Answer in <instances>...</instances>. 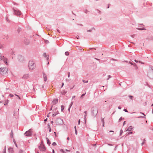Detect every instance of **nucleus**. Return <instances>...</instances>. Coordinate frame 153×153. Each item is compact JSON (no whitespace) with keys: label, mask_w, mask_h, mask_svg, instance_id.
<instances>
[{"label":"nucleus","mask_w":153,"mask_h":153,"mask_svg":"<svg viewBox=\"0 0 153 153\" xmlns=\"http://www.w3.org/2000/svg\"><path fill=\"white\" fill-rule=\"evenodd\" d=\"M137 29L140 30H146L145 28H137Z\"/></svg>","instance_id":"5701e85b"},{"label":"nucleus","mask_w":153,"mask_h":153,"mask_svg":"<svg viewBox=\"0 0 153 153\" xmlns=\"http://www.w3.org/2000/svg\"><path fill=\"white\" fill-rule=\"evenodd\" d=\"M145 143V139H144L143 142L141 144V145L143 146V144Z\"/></svg>","instance_id":"a19ab883"},{"label":"nucleus","mask_w":153,"mask_h":153,"mask_svg":"<svg viewBox=\"0 0 153 153\" xmlns=\"http://www.w3.org/2000/svg\"><path fill=\"white\" fill-rule=\"evenodd\" d=\"M86 118H85V123H86Z\"/></svg>","instance_id":"bf43d9fd"},{"label":"nucleus","mask_w":153,"mask_h":153,"mask_svg":"<svg viewBox=\"0 0 153 153\" xmlns=\"http://www.w3.org/2000/svg\"><path fill=\"white\" fill-rule=\"evenodd\" d=\"M52 152L53 153H55L54 151V149L52 150Z\"/></svg>","instance_id":"0e129e2a"},{"label":"nucleus","mask_w":153,"mask_h":153,"mask_svg":"<svg viewBox=\"0 0 153 153\" xmlns=\"http://www.w3.org/2000/svg\"><path fill=\"white\" fill-rule=\"evenodd\" d=\"M57 125H62L63 123V120L60 118H57L56 121Z\"/></svg>","instance_id":"39448f33"},{"label":"nucleus","mask_w":153,"mask_h":153,"mask_svg":"<svg viewBox=\"0 0 153 153\" xmlns=\"http://www.w3.org/2000/svg\"><path fill=\"white\" fill-rule=\"evenodd\" d=\"M9 96H10L11 97H13V95L11 94H9Z\"/></svg>","instance_id":"37998d69"},{"label":"nucleus","mask_w":153,"mask_h":153,"mask_svg":"<svg viewBox=\"0 0 153 153\" xmlns=\"http://www.w3.org/2000/svg\"><path fill=\"white\" fill-rule=\"evenodd\" d=\"M43 74L44 81H46L47 80V75L44 73H43Z\"/></svg>","instance_id":"ddd939ff"},{"label":"nucleus","mask_w":153,"mask_h":153,"mask_svg":"<svg viewBox=\"0 0 153 153\" xmlns=\"http://www.w3.org/2000/svg\"><path fill=\"white\" fill-rule=\"evenodd\" d=\"M62 85L61 87H62L63 86V85H64V83L63 82H62Z\"/></svg>","instance_id":"603ef678"},{"label":"nucleus","mask_w":153,"mask_h":153,"mask_svg":"<svg viewBox=\"0 0 153 153\" xmlns=\"http://www.w3.org/2000/svg\"><path fill=\"white\" fill-rule=\"evenodd\" d=\"M82 82L83 83H88V80H87L86 81H85V80H82Z\"/></svg>","instance_id":"cd10ccee"},{"label":"nucleus","mask_w":153,"mask_h":153,"mask_svg":"<svg viewBox=\"0 0 153 153\" xmlns=\"http://www.w3.org/2000/svg\"><path fill=\"white\" fill-rule=\"evenodd\" d=\"M25 135L26 137H30L32 135V131L31 129H29L28 131H26L25 133Z\"/></svg>","instance_id":"20e7f679"},{"label":"nucleus","mask_w":153,"mask_h":153,"mask_svg":"<svg viewBox=\"0 0 153 153\" xmlns=\"http://www.w3.org/2000/svg\"><path fill=\"white\" fill-rule=\"evenodd\" d=\"M134 61H135L136 62H137H137H138V61H137V60H135H135H134Z\"/></svg>","instance_id":"864d4df0"},{"label":"nucleus","mask_w":153,"mask_h":153,"mask_svg":"<svg viewBox=\"0 0 153 153\" xmlns=\"http://www.w3.org/2000/svg\"><path fill=\"white\" fill-rule=\"evenodd\" d=\"M14 143H15V145L16 146V147H17V145H16V143L15 141H14Z\"/></svg>","instance_id":"052dcab7"},{"label":"nucleus","mask_w":153,"mask_h":153,"mask_svg":"<svg viewBox=\"0 0 153 153\" xmlns=\"http://www.w3.org/2000/svg\"><path fill=\"white\" fill-rule=\"evenodd\" d=\"M23 151L22 150H20L19 151V153H23Z\"/></svg>","instance_id":"a18cd8bd"},{"label":"nucleus","mask_w":153,"mask_h":153,"mask_svg":"<svg viewBox=\"0 0 153 153\" xmlns=\"http://www.w3.org/2000/svg\"><path fill=\"white\" fill-rule=\"evenodd\" d=\"M3 46L2 45H1V44H0V49L3 48Z\"/></svg>","instance_id":"ea45409f"},{"label":"nucleus","mask_w":153,"mask_h":153,"mask_svg":"<svg viewBox=\"0 0 153 153\" xmlns=\"http://www.w3.org/2000/svg\"><path fill=\"white\" fill-rule=\"evenodd\" d=\"M129 97L131 99H132V98H133V97L132 96H129Z\"/></svg>","instance_id":"4c0bfd02"},{"label":"nucleus","mask_w":153,"mask_h":153,"mask_svg":"<svg viewBox=\"0 0 153 153\" xmlns=\"http://www.w3.org/2000/svg\"><path fill=\"white\" fill-rule=\"evenodd\" d=\"M75 134L76 135H77V130H76H76H75Z\"/></svg>","instance_id":"09e8293b"},{"label":"nucleus","mask_w":153,"mask_h":153,"mask_svg":"<svg viewBox=\"0 0 153 153\" xmlns=\"http://www.w3.org/2000/svg\"><path fill=\"white\" fill-rule=\"evenodd\" d=\"M85 94H86V93H85V94H82L81 95V97H80V98H81V99L82 98V97H83L84 96V95H85Z\"/></svg>","instance_id":"c756f323"},{"label":"nucleus","mask_w":153,"mask_h":153,"mask_svg":"<svg viewBox=\"0 0 153 153\" xmlns=\"http://www.w3.org/2000/svg\"><path fill=\"white\" fill-rule=\"evenodd\" d=\"M8 102H9V100H7L5 102L4 104V105H6L8 104Z\"/></svg>","instance_id":"aec40b11"},{"label":"nucleus","mask_w":153,"mask_h":153,"mask_svg":"<svg viewBox=\"0 0 153 153\" xmlns=\"http://www.w3.org/2000/svg\"><path fill=\"white\" fill-rule=\"evenodd\" d=\"M80 120H78V125H79V124L80 123Z\"/></svg>","instance_id":"de8ad7c7"},{"label":"nucleus","mask_w":153,"mask_h":153,"mask_svg":"<svg viewBox=\"0 0 153 153\" xmlns=\"http://www.w3.org/2000/svg\"><path fill=\"white\" fill-rule=\"evenodd\" d=\"M84 12H85V13H88V11L87 10H85Z\"/></svg>","instance_id":"58836bf2"},{"label":"nucleus","mask_w":153,"mask_h":153,"mask_svg":"<svg viewBox=\"0 0 153 153\" xmlns=\"http://www.w3.org/2000/svg\"><path fill=\"white\" fill-rule=\"evenodd\" d=\"M133 65L135 67H136L137 66V65L135 63H133Z\"/></svg>","instance_id":"49530a36"},{"label":"nucleus","mask_w":153,"mask_h":153,"mask_svg":"<svg viewBox=\"0 0 153 153\" xmlns=\"http://www.w3.org/2000/svg\"><path fill=\"white\" fill-rule=\"evenodd\" d=\"M108 78H107V80H108L109 79V78H111V76L110 75H108Z\"/></svg>","instance_id":"f704fd0d"},{"label":"nucleus","mask_w":153,"mask_h":153,"mask_svg":"<svg viewBox=\"0 0 153 153\" xmlns=\"http://www.w3.org/2000/svg\"><path fill=\"white\" fill-rule=\"evenodd\" d=\"M67 93V91L64 90V91H62V92H61V93L62 94H65L66 93Z\"/></svg>","instance_id":"6ab92c4d"},{"label":"nucleus","mask_w":153,"mask_h":153,"mask_svg":"<svg viewBox=\"0 0 153 153\" xmlns=\"http://www.w3.org/2000/svg\"><path fill=\"white\" fill-rule=\"evenodd\" d=\"M101 122H102V124H104V118L102 119L101 120Z\"/></svg>","instance_id":"7c9ffc66"},{"label":"nucleus","mask_w":153,"mask_h":153,"mask_svg":"<svg viewBox=\"0 0 153 153\" xmlns=\"http://www.w3.org/2000/svg\"><path fill=\"white\" fill-rule=\"evenodd\" d=\"M132 127L131 126H130L128 129L126 130V131H130L132 130Z\"/></svg>","instance_id":"dca6fc26"},{"label":"nucleus","mask_w":153,"mask_h":153,"mask_svg":"<svg viewBox=\"0 0 153 153\" xmlns=\"http://www.w3.org/2000/svg\"><path fill=\"white\" fill-rule=\"evenodd\" d=\"M39 148L40 150L43 151H44L45 150V147L42 144V143H41L40 146H39Z\"/></svg>","instance_id":"6e6552de"},{"label":"nucleus","mask_w":153,"mask_h":153,"mask_svg":"<svg viewBox=\"0 0 153 153\" xmlns=\"http://www.w3.org/2000/svg\"><path fill=\"white\" fill-rule=\"evenodd\" d=\"M118 108L119 109H121V107L120 106H119L118 107Z\"/></svg>","instance_id":"13d9d810"},{"label":"nucleus","mask_w":153,"mask_h":153,"mask_svg":"<svg viewBox=\"0 0 153 153\" xmlns=\"http://www.w3.org/2000/svg\"><path fill=\"white\" fill-rule=\"evenodd\" d=\"M48 128L49 129V131L50 132H51V128L50 126L49 125H48Z\"/></svg>","instance_id":"a878e982"},{"label":"nucleus","mask_w":153,"mask_h":153,"mask_svg":"<svg viewBox=\"0 0 153 153\" xmlns=\"http://www.w3.org/2000/svg\"><path fill=\"white\" fill-rule=\"evenodd\" d=\"M68 77L69 78L70 76V72H68Z\"/></svg>","instance_id":"c9c22d12"},{"label":"nucleus","mask_w":153,"mask_h":153,"mask_svg":"<svg viewBox=\"0 0 153 153\" xmlns=\"http://www.w3.org/2000/svg\"><path fill=\"white\" fill-rule=\"evenodd\" d=\"M52 145L53 146H56V143L55 142H53L52 143Z\"/></svg>","instance_id":"72a5a7b5"},{"label":"nucleus","mask_w":153,"mask_h":153,"mask_svg":"<svg viewBox=\"0 0 153 153\" xmlns=\"http://www.w3.org/2000/svg\"><path fill=\"white\" fill-rule=\"evenodd\" d=\"M132 133H133V132H129V133H128V135H129L130 134H132Z\"/></svg>","instance_id":"79ce46f5"},{"label":"nucleus","mask_w":153,"mask_h":153,"mask_svg":"<svg viewBox=\"0 0 153 153\" xmlns=\"http://www.w3.org/2000/svg\"><path fill=\"white\" fill-rule=\"evenodd\" d=\"M140 113L143 114L144 116H139L138 117V118H145V115L144 114V113L140 112Z\"/></svg>","instance_id":"f3484780"},{"label":"nucleus","mask_w":153,"mask_h":153,"mask_svg":"<svg viewBox=\"0 0 153 153\" xmlns=\"http://www.w3.org/2000/svg\"><path fill=\"white\" fill-rule=\"evenodd\" d=\"M86 114H85V115L84 116V119L86 118Z\"/></svg>","instance_id":"e2e57ef3"},{"label":"nucleus","mask_w":153,"mask_h":153,"mask_svg":"<svg viewBox=\"0 0 153 153\" xmlns=\"http://www.w3.org/2000/svg\"><path fill=\"white\" fill-rule=\"evenodd\" d=\"M150 69L149 71H153V67L152 66H150Z\"/></svg>","instance_id":"b1692460"},{"label":"nucleus","mask_w":153,"mask_h":153,"mask_svg":"<svg viewBox=\"0 0 153 153\" xmlns=\"http://www.w3.org/2000/svg\"><path fill=\"white\" fill-rule=\"evenodd\" d=\"M13 10L15 14L17 16H19L21 15V13L20 11L17 10H16L15 9H13Z\"/></svg>","instance_id":"0eeeda50"},{"label":"nucleus","mask_w":153,"mask_h":153,"mask_svg":"<svg viewBox=\"0 0 153 153\" xmlns=\"http://www.w3.org/2000/svg\"><path fill=\"white\" fill-rule=\"evenodd\" d=\"M47 118H46V119H45V120H44V121L45 122V121H47Z\"/></svg>","instance_id":"680f3d73"},{"label":"nucleus","mask_w":153,"mask_h":153,"mask_svg":"<svg viewBox=\"0 0 153 153\" xmlns=\"http://www.w3.org/2000/svg\"><path fill=\"white\" fill-rule=\"evenodd\" d=\"M126 123V121H124L123 123V126H124Z\"/></svg>","instance_id":"774afa93"},{"label":"nucleus","mask_w":153,"mask_h":153,"mask_svg":"<svg viewBox=\"0 0 153 153\" xmlns=\"http://www.w3.org/2000/svg\"><path fill=\"white\" fill-rule=\"evenodd\" d=\"M8 151L10 153H13V149L11 147L8 149Z\"/></svg>","instance_id":"2eb2a0df"},{"label":"nucleus","mask_w":153,"mask_h":153,"mask_svg":"<svg viewBox=\"0 0 153 153\" xmlns=\"http://www.w3.org/2000/svg\"><path fill=\"white\" fill-rule=\"evenodd\" d=\"M123 132V131L122 130H121L120 131V136L121 135Z\"/></svg>","instance_id":"bb28decb"},{"label":"nucleus","mask_w":153,"mask_h":153,"mask_svg":"<svg viewBox=\"0 0 153 153\" xmlns=\"http://www.w3.org/2000/svg\"><path fill=\"white\" fill-rule=\"evenodd\" d=\"M123 111H125V112H128V111L126 110V109H124L123 110Z\"/></svg>","instance_id":"c03bdc74"},{"label":"nucleus","mask_w":153,"mask_h":153,"mask_svg":"<svg viewBox=\"0 0 153 153\" xmlns=\"http://www.w3.org/2000/svg\"><path fill=\"white\" fill-rule=\"evenodd\" d=\"M6 20L7 21H8V19L7 18V16H6Z\"/></svg>","instance_id":"4d7b16f0"},{"label":"nucleus","mask_w":153,"mask_h":153,"mask_svg":"<svg viewBox=\"0 0 153 153\" xmlns=\"http://www.w3.org/2000/svg\"><path fill=\"white\" fill-rule=\"evenodd\" d=\"M10 137L11 138H13V133L12 131H11L10 133Z\"/></svg>","instance_id":"4be33fe9"},{"label":"nucleus","mask_w":153,"mask_h":153,"mask_svg":"<svg viewBox=\"0 0 153 153\" xmlns=\"http://www.w3.org/2000/svg\"><path fill=\"white\" fill-rule=\"evenodd\" d=\"M3 60L4 61V62L6 64L7 63V62H6L5 60H6V59L4 58V56H2L1 53H0V60Z\"/></svg>","instance_id":"9d476101"},{"label":"nucleus","mask_w":153,"mask_h":153,"mask_svg":"<svg viewBox=\"0 0 153 153\" xmlns=\"http://www.w3.org/2000/svg\"><path fill=\"white\" fill-rule=\"evenodd\" d=\"M28 67L30 69L33 70L35 68V65L34 62L32 60H30L29 62Z\"/></svg>","instance_id":"f03ea898"},{"label":"nucleus","mask_w":153,"mask_h":153,"mask_svg":"<svg viewBox=\"0 0 153 153\" xmlns=\"http://www.w3.org/2000/svg\"><path fill=\"white\" fill-rule=\"evenodd\" d=\"M148 76L151 79H153V71H149L147 74Z\"/></svg>","instance_id":"423d86ee"},{"label":"nucleus","mask_w":153,"mask_h":153,"mask_svg":"<svg viewBox=\"0 0 153 153\" xmlns=\"http://www.w3.org/2000/svg\"><path fill=\"white\" fill-rule=\"evenodd\" d=\"M98 113V109L96 107H93L92 108L91 113L92 115L95 117Z\"/></svg>","instance_id":"7ed1b4c3"},{"label":"nucleus","mask_w":153,"mask_h":153,"mask_svg":"<svg viewBox=\"0 0 153 153\" xmlns=\"http://www.w3.org/2000/svg\"><path fill=\"white\" fill-rule=\"evenodd\" d=\"M129 63L130 64H131V65H133V63H132V62H129Z\"/></svg>","instance_id":"3c124183"},{"label":"nucleus","mask_w":153,"mask_h":153,"mask_svg":"<svg viewBox=\"0 0 153 153\" xmlns=\"http://www.w3.org/2000/svg\"><path fill=\"white\" fill-rule=\"evenodd\" d=\"M108 145L109 146H112L113 145L112 144H108Z\"/></svg>","instance_id":"338daca9"},{"label":"nucleus","mask_w":153,"mask_h":153,"mask_svg":"<svg viewBox=\"0 0 153 153\" xmlns=\"http://www.w3.org/2000/svg\"><path fill=\"white\" fill-rule=\"evenodd\" d=\"M46 139L47 140V144H48L49 145H50L51 144V142H50V141L48 139L47 137L46 138Z\"/></svg>","instance_id":"a211bd4d"},{"label":"nucleus","mask_w":153,"mask_h":153,"mask_svg":"<svg viewBox=\"0 0 153 153\" xmlns=\"http://www.w3.org/2000/svg\"><path fill=\"white\" fill-rule=\"evenodd\" d=\"M58 102V99H54L52 102V104L53 105L56 104Z\"/></svg>","instance_id":"f8f14e48"},{"label":"nucleus","mask_w":153,"mask_h":153,"mask_svg":"<svg viewBox=\"0 0 153 153\" xmlns=\"http://www.w3.org/2000/svg\"><path fill=\"white\" fill-rule=\"evenodd\" d=\"M4 150V152L3 153H6V148H5Z\"/></svg>","instance_id":"6e6d98bb"},{"label":"nucleus","mask_w":153,"mask_h":153,"mask_svg":"<svg viewBox=\"0 0 153 153\" xmlns=\"http://www.w3.org/2000/svg\"><path fill=\"white\" fill-rule=\"evenodd\" d=\"M124 119V118H122V117H120L119 119V122L120 121L122 120V119Z\"/></svg>","instance_id":"e433bc0d"},{"label":"nucleus","mask_w":153,"mask_h":153,"mask_svg":"<svg viewBox=\"0 0 153 153\" xmlns=\"http://www.w3.org/2000/svg\"><path fill=\"white\" fill-rule=\"evenodd\" d=\"M58 113H55L54 114H53V115H52V116H53L54 117V116H56Z\"/></svg>","instance_id":"473e14b6"},{"label":"nucleus","mask_w":153,"mask_h":153,"mask_svg":"<svg viewBox=\"0 0 153 153\" xmlns=\"http://www.w3.org/2000/svg\"><path fill=\"white\" fill-rule=\"evenodd\" d=\"M43 56H44L45 57H47V55L46 54V53H44L43 54Z\"/></svg>","instance_id":"2f4dec72"},{"label":"nucleus","mask_w":153,"mask_h":153,"mask_svg":"<svg viewBox=\"0 0 153 153\" xmlns=\"http://www.w3.org/2000/svg\"><path fill=\"white\" fill-rule=\"evenodd\" d=\"M75 97V96H72V99H73Z\"/></svg>","instance_id":"5fc2aeb1"},{"label":"nucleus","mask_w":153,"mask_h":153,"mask_svg":"<svg viewBox=\"0 0 153 153\" xmlns=\"http://www.w3.org/2000/svg\"><path fill=\"white\" fill-rule=\"evenodd\" d=\"M109 132H114V131H109Z\"/></svg>","instance_id":"69168bd1"},{"label":"nucleus","mask_w":153,"mask_h":153,"mask_svg":"<svg viewBox=\"0 0 153 153\" xmlns=\"http://www.w3.org/2000/svg\"><path fill=\"white\" fill-rule=\"evenodd\" d=\"M15 95L16 96H17V97L19 98V99H20V97H19V96L18 95H16V94H15Z\"/></svg>","instance_id":"8fccbe9b"},{"label":"nucleus","mask_w":153,"mask_h":153,"mask_svg":"<svg viewBox=\"0 0 153 153\" xmlns=\"http://www.w3.org/2000/svg\"><path fill=\"white\" fill-rule=\"evenodd\" d=\"M29 76V75L28 74H26L24 75L22 78L24 79H27Z\"/></svg>","instance_id":"4468645a"},{"label":"nucleus","mask_w":153,"mask_h":153,"mask_svg":"<svg viewBox=\"0 0 153 153\" xmlns=\"http://www.w3.org/2000/svg\"><path fill=\"white\" fill-rule=\"evenodd\" d=\"M65 54L66 55L68 56L69 55V53L68 52L66 51L65 52Z\"/></svg>","instance_id":"393cba45"},{"label":"nucleus","mask_w":153,"mask_h":153,"mask_svg":"<svg viewBox=\"0 0 153 153\" xmlns=\"http://www.w3.org/2000/svg\"><path fill=\"white\" fill-rule=\"evenodd\" d=\"M61 111H62L64 109V106L63 105H62L61 106Z\"/></svg>","instance_id":"412c9836"},{"label":"nucleus","mask_w":153,"mask_h":153,"mask_svg":"<svg viewBox=\"0 0 153 153\" xmlns=\"http://www.w3.org/2000/svg\"><path fill=\"white\" fill-rule=\"evenodd\" d=\"M18 59L19 62H22L24 60V57L22 56L19 55L18 56Z\"/></svg>","instance_id":"1a4fd4ad"},{"label":"nucleus","mask_w":153,"mask_h":153,"mask_svg":"<svg viewBox=\"0 0 153 153\" xmlns=\"http://www.w3.org/2000/svg\"><path fill=\"white\" fill-rule=\"evenodd\" d=\"M9 53L10 55L13 56L12 58H13L15 55V52L13 50H11L10 51Z\"/></svg>","instance_id":"9b49d317"},{"label":"nucleus","mask_w":153,"mask_h":153,"mask_svg":"<svg viewBox=\"0 0 153 153\" xmlns=\"http://www.w3.org/2000/svg\"><path fill=\"white\" fill-rule=\"evenodd\" d=\"M8 69L6 68H0V73L2 75H6L7 74Z\"/></svg>","instance_id":"f257e3e1"},{"label":"nucleus","mask_w":153,"mask_h":153,"mask_svg":"<svg viewBox=\"0 0 153 153\" xmlns=\"http://www.w3.org/2000/svg\"><path fill=\"white\" fill-rule=\"evenodd\" d=\"M73 104V102H71V104L69 106V108H70L71 106Z\"/></svg>","instance_id":"c85d7f7f"}]
</instances>
